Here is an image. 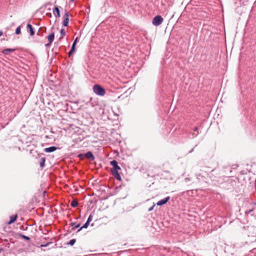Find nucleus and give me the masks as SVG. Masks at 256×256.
I'll return each mask as SVG.
<instances>
[{
    "mask_svg": "<svg viewBox=\"0 0 256 256\" xmlns=\"http://www.w3.org/2000/svg\"><path fill=\"white\" fill-rule=\"evenodd\" d=\"M110 164L112 166V168L111 169L112 174L117 180L121 181L122 178L118 172V170L121 168L118 166V162L116 160H113L110 162Z\"/></svg>",
    "mask_w": 256,
    "mask_h": 256,
    "instance_id": "nucleus-1",
    "label": "nucleus"
},
{
    "mask_svg": "<svg viewBox=\"0 0 256 256\" xmlns=\"http://www.w3.org/2000/svg\"><path fill=\"white\" fill-rule=\"evenodd\" d=\"M94 93L98 96H102L106 94V90L102 86L98 84H95L92 87Z\"/></svg>",
    "mask_w": 256,
    "mask_h": 256,
    "instance_id": "nucleus-2",
    "label": "nucleus"
},
{
    "mask_svg": "<svg viewBox=\"0 0 256 256\" xmlns=\"http://www.w3.org/2000/svg\"><path fill=\"white\" fill-rule=\"evenodd\" d=\"M196 176L198 182H206L208 174L206 172L200 170V172H196Z\"/></svg>",
    "mask_w": 256,
    "mask_h": 256,
    "instance_id": "nucleus-3",
    "label": "nucleus"
},
{
    "mask_svg": "<svg viewBox=\"0 0 256 256\" xmlns=\"http://www.w3.org/2000/svg\"><path fill=\"white\" fill-rule=\"evenodd\" d=\"M78 157L80 160H84V158L88 159L90 161H93L95 159V157L90 151H88L86 152L80 153L78 155Z\"/></svg>",
    "mask_w": 256,
    "mask_h": 256,
    "instance_id": "nucleus-4",
    "label": "nucleus"
},
{
    "mask_svg": "<svg viewBox=\"0 0 256 256\" xmlns=\"http://www.w3.org/2000/svg\"><path fill=\"white\" fill-rule=\"evenodd\" d=\"M163 21V18L160 15H157L152 18V24L156 26H158L160 25Z\"/></svg>",
    "mask_w": 256,
    "mask_h": 256,
    "instance_id": "nucleus-5",
    "label": "nucleus"
},
{
    "mask_svg": "<svg viewBox=\"0 0 256 256\" xmlns=\"http://www.w3.org/2000/svg\"><path fill=\"white\" fill-rule=\"evenodd\" d=\"M64 19L62 22V26L64 27H66L68 25L69 22V14L68 12L66 11L64 16Z\"/></svg>",
    "mask_w": 256,
    "mask_h": 256,
    "instance_id": "nucleus-6",
    "label": "nucleus"
},
{
    "mask_svg": "<svg viewBox=\"0 0 256 256\" xmlns=\"http://www.w3.org/2000/svg\"><path fill=\"white\" fill-rule=\"evenodd\" d=\"M60 8L62 9L60 6H55L53 9V13L56 18H60Z\"/></svg>",
    "mask_w": 256,
    "mask_h": 256,
    "instance_id": "nucleus-7",
    "label": "nucleus"
},
{
    "mask_svg": "<svg viewBox=\"0 0 256 256\" xmlns=\"http://www.w3.org/2000/svg\"><path fill=\"white\" fill-rule=\"evenodd\" d=\"M170 200V196H168L166 198H164L163 199L160 200L158 201L156 204L158 206H162V205H164L166 204Z\"/></svg>",
    "mask_w": 256,
    "mask_h": 256,
    "instance_id": "nucleus-8",
    "label": "nucleus"
},
{
    "mask_svg": "<svg viewBox=\"0 0 256 256\" xmlns=\"http://www.w3.org/2000/svg\"><path fill=\"white\" fill-rule=\"evenodd\" d=\"M58 148H59L58 147H56L55 146H51L50 147L44 148V152L46 153H50L56 151Z\"/></svg>",
    "mask_w": 256,
    "mask_h": 256,
    "instance_id": "nucleus-9",
    "label": "nucleus"
},
{
    "mask_svg": "<svg viewBox=\"0 0 256 256\" xmlns=\"http://www.w3.org/2000/svg\"><path fill=\"white\" fill-rule=\"evenodd\" d=\"M26 28L28 32L30 33V36H32L35 34V31L34 28L32 27V25L30 24H28L26 25Z\"/></svg>",
    "mask_w": 256,
    "mask_h": 256,
    "instance_id": "nucleus-10",
    "label": "nucleus"
},
{
    "mask_svg": "<svg viewBox=\"0 0 256 256\" xmlns=\"http://www.w3.org/2000/svg\"><path fill=\"white\" fill-rule=\"evenodd\" d=\"M17 218H18V214H16L11 216L10 218V220L8 222V224H11L15 222L17 220Z\"/></svg>",
    "mask_w": 256,
    "mask_h": 256,
    "instance_id": "nucleus-11",
    "label": "nucleus"
},
{
    "mask_svg": "<svg viewBox=\"0 0 256 256\" xmlns=\"http://www.w3.org/2000/svg\"><path fill=\"white\" fill-rule=\"evenodd\" d=\"M15 51L14 48H7L2 50V53L5 55H9L10 53Z\"/></svg>",
    "mask_w": 256,
    "mask_h": 256,
    "instance_id": "nucleus-12",
    "label": "nucleus"
},
{
    "mask_svg": "<svg viewBox=\"0 0 256 256\" xmlns=\"http://www.w3.org/2000/svg\"><path fill=\"white\" fill-rule=\"evenodd\" d=\"M46 38L48 39V42H50V43H52L54 39V32H52L48 36L46 37Z\"/></svg>",
    "mask_w": 256,
    "mask_h": 256,
    "instance_id": "nucleus-13",
    "label": "nucleus"
},
{
    "mask_svg": "<svg viewBox=\"0 0 256 256\" xmlns=\"http://www.w3.org/2000/svg\"><path fill=\"white\" fill-rule=\"evenodd\" d=\"M46 158L44 157L41 158L40 161V166L43 168L45 166Z\"/></svg>",
    "mask_w": 256,
    "mask_h": 256,
    "instance_id": "nucleus-14",
    "label": "nucleus"
},
{
    "mask_svg": "<svg viewBox=\"0 0 256 256\" xmlns=\"http://www.w3.org/2000/svg\"><path fill=\"white\" fill-rule=\"evenodd\" d=\"M89 225H90V223H88V222H86L81 227H80L77 230L76 232H80L83 228H87Z\"/></svg>",
    "mask_w": 256,
    "mask_h": 256,
    "instance_id": "nucleus-15",
    "label": "nucleus"
},
{
    "mask_svg": "<svg viewBox=\"0 0 256 256\" xmlns=\"http://www.w3.org/2000/svg\"><path fill=\"white\" fill-rule=\"evenodd\" d=\"M255 208L254 207V208H252L251 209H250L248 210H246L244 212V214L246 215V216H248L249 214H250V215L252 216H253V214H252V212H253L254 211V210H255Z\"/></svg>",
    "mask_w": 256,
    "mask_h": 256,
    "instance_id": "nucleus-16",
    "label": "nucleus"
},
{
    "mask_svg": "<svg viewBox=\"0 0 256 256\" xmlns=\"http://www.w3.org/2000/svg\"><path fill=\"white\" fill-rule=\"evenodd\" d=\"M70 226H73L72 228V230H76V228H80V223H78L76 224V222H72L70 224Z\"/></svg>",
    "mask_w": 256,
    "mask_h": 256,
    "instance_id": "nucleus-17",
    "label": "nucleus"
},
{
    "mask_svg": "<svg viewBox=\"0 0 256 256\" xmlns=\"http://www.w3.org/2000/svg\"><path fill=\"white\" fill-rule=\"evenodd\" d=\"M46 27H40L39 28V30H38V32L36 33V34L38 36H40L41 35L40 32H46Z\"/></svg>",
    "mask_w": 256,
    "mask_h": 256,
    "instance_id": "nucleus-18",
    "label": "nucleus"
},
{
    "mask_svg": "<svg viewBox=\"0 0 256 256\" xmlns=\"http://www.w3.org/2000/svg\"><path fill=\"white\" fill-rule=\"evenodd\" d=\"M18 236H19L20 238H22V239L24 240H30V238L28 236H26V235H24L21 233H18Z\"/></svg>",
    "mask_w": 256,
    "mask_h": 256,
    "instance_id": "nucleus-19",
    "label": "nucleus"
},
{
    "mask_svg": "<svg viewBox=\"0 0 256 256\" xmlns=\"http://www.w3.org/2000/svg\"><path fill=\"white\" fill-rule=\"evenodd\" d=\"M199 132H198V133L196 134L195 132H190L188 134V137L190 138H194L197 136Z\"/></svg>",
    "mask_w": 256,
    "mask_h": 256,
    "instance_id": "nucleus-20",
    "label": "nucleus"
},
{
    "mask_svg": "<svg viewBox=\"0 0 256 256\" xmlns=\"http://www.w3.org/2000/svg\"><path fill=\"white\" fill-rule=\"evenodd\" d=\"M76 51V47L74 46H72L71 49L68 52V56L70 57Z\"/></svg>",
    "mask_w": 256,
    "mask_h": 256,
    "instance_id": "nucleus-21",
    "label": "nucleus"
},
{
    "mask_svg": "<svg viewBox=\"0 0 256 256\" xmlns=\"http://www.w3.org/2000/svg\"><path fill=\"white\" fill-rule=\"evenodd\" d=\"M76 240L75 238H73V239L70 240L68 242H67L66 244L72 246L73 245H74V244L76 243Z\"/></svg>",
    "mask_w": 256,
    "mask_h": 256,
    "instance_id": "nucleus-22",
    "label": "nucleus"
},
{
    "mask_svg": "<svg viewBox=\"0 0 256 256\" xmlns=\"http://www.w3.org/2000/svg\"><path fill=\"white\" fill-rule=\"evenodd\" d=\"M60 39L62 38L63 37L66 35V32L64 29L62 28L60 30Z\"/></svg>",
    "mask_w": 256,
    "mask_h": 256,
    "instance_id": "nucleus-23",
    "label": "nucleus"
},
{
    "mask_svg": "<svg viewBox=\"0 0 256 256\" xmlns=\"http://www.w3.org/2000/svg\"><path fill=\"white\" fill-rule=\"evenodd\" d=\"M250 256H256V248H253L250 251Z\"/></svg>",
    "mask_w": 256,
    "mask_h": 256,
    "instance_id": "nucleus-24",
    "label": "nucleus"
},
{
    "mask_svg": "<svg viewBox=\"0 0 256 256\" xmlns=\"http://www.w3.org/2000/svg\"><path fill=\"white\" fill-rule=\"evenodd\" d=\"M78 203L76 200H72L70 203V206L72 208H76L77 206Z\"/></svg>",
    "mask_w": 256,
    "mask_h": 256,
    "instance_id": "nucleus-25",
    "label": "nucleus"
},
{
    "mask_svg": "<svg viewBox=\"0 0 256 256\" xmlns=\"http://www.w3.org/2000/svg\"><path fill=\"white\" fill-rule=\"evenodd\" d=\"M21 33V28H20V26H18L16 28V31H15V34H20Z\"/></svg>",
    "mask_w": 256,
    "mask_h": 256,
    "instance_id": "nucleus-26",
    "label": "nucleus"
},
{
    "mask_svg": "<svg viewBox=\"0 0 256 256\" xmlns=\"http://www.w3.org/2000/svg\"><path fill=\"white\" fill-rule=\"evenodd\" d=\"M92 98H90L86 102V104L88 105H90L91 106H94V104H93V103L92 102Z\"/></svg>",
    "mask_w": 256,
    "mask_h": 256,
    "instance_id": "nucleus-27",
    "label": "nucleus"
},
{
    "mask_svg": "<svg viewBox=\"0 0 256 256\" xmlns=\"http://www.w3.org/2000/svg\"><path fill=\"white\" fill-rule=\"evenodd\" d=\"M52 243V242H46V243L44 244H42L40 245V246L41 247H47L48 246Z\"/></svg>",
    "mask_w": 256,
    "mask_h": 256,
    "instance_id": "nucleus-28",
    "label": "nucleus"
},
{
    "mask_svg": "<svg viewBox=\"0 0 256 256\" xmlns=\"http://www.w3.org/2000/svg\"><path fill=\"white\" fill-rule=\"evenodd\" d=\"M78 37H76V39L74 40V41L73 43H72V46H74V47H76V46L78 42Z\"/></svg>",
    "mask_w": 256,
    "mask_h": 256,
    "instance_id": "nucleus-29",
    "label": "nucleus"
},
{
    "mask_svg": "<svg viewBox=\"0 0 256 256\" xmlns=\"http://www.w3.org/2000/svg\"><path fill=\"white\" fill-rule=\"evenodd\" d=\"M92 216L90 214L88 216V219H87L86 222H88V223H90V222H92Z\"/></svg>",
    "mask_w": 256,
    "mask_h": 256,
    "instance_id": "nucleus-30",
    "label": "nucleus"
},
{
    "mask_svg": "<svg viewBox=\"0 0 256 256\" xmlns=\"http://www.w3.org/2000/svg\"><path fill=\"white\" fill-rule=\"evenodd\" d=\"M155 206H156V204H154L152 206H150V208H148V212L152 211L154 210Z\"/></svg>",
    "mask_w": 256,
    "mask_h": 256,
    "instance_id": "nucleus-31",
    "label": "nucleus"
},
{
    "mask_svg": "<svg viewBox=\"0 0 256 256\" xmlns=\"http://www.w3.org/2000/svg\"><path fill=\"white\" fill-rule=\"evenodd\" d=\"M199 128H200V126H196V127L193 129V131H194V132H198V129H199Z\"/></svg>",
    "mask_w": 256,
    "mask_h": 256,
    "instance_id": "nucleus-32",
    "label": "nucleus"
},
{
    "mask_svg": "<svg viewBox=\"0 0 256 256\" xmlns=\"http://www.w3.org/2000/svg\"><path fill=\"white\" fill-rule=\"evenodd\" d=\"M191 180V178H186L184 179V181L186 182H188Z\"/></svg>",
    "mask_w": 256,
    "mask_h": 256,
    "instance_id": "nucleus-33",
    "label": "nucleus"
},
{
    "mask_svg": "<svg viewBox=\"0 0 256 256\" xmlns=\"http://www.w3.org/2000/svg\"><path fill=\"white\" fill-rule=\"evenodd\" d=\"M52 44V43H50V42H48V43L45 44V46L46 47H49Z\"/></svg>",
    "mask_w": 256,
    "mask_h": 256,
    "instance_id": "nucleus-34",
    "label": "nucleus"
},
{
    "mask_svg": "<svg viewBox=\"0 0 256 256\" xmlns=\"http://www.w3.org/2000/svg\"><path fill=\"white\" fill-rule=\"evenodd\" d=\"M46 15L50 17V18H51V17L52 16V14H51V13H49V12H48V13H47V14H46Z\"/></svg>",
    "mask_w": 256,
    "mask_h": 256,
    "instance_id": "nucleus-35",
    "label": "nucleus"
},
{
    "mask_svg": "<svg viewBox=\"0 0 256 256\" xmlns=\"http://www.w3.org/2000/svg\"><path fill=\"white\" fill-rule=\"evenodd\" d=\"M3 34V32L2 30H0V36H1Z\"/></svg>",
    "mask_w": 256,
    "mask_h": 256,
    "instance_id": "nucleus-36",
    "label": "nucleus"
},
{
    "mask_svg": "<svg viewBox=\"0 0 256 256\" xmlns=\"http://www.w3.org/2000/svg\"><path fill=\"white\" fill-rule=\"evenodd\" d=\"M48 5H51V4L50 2L47 3L46 4L45 6H46Z\"/></svg>",
    "mask_w": 256,
    "mask_h": 256,
    "instance_id": "nucleus-37",
    "label": "nucleus"
},
{
    "mask_svg": "<svg viewBox=\"0 0 256 256\" xmlns=\"http://www.w3.org/2000/svg\"><path fill=\"white\" fill-rule=\"evenodd\" d=\"M194 151V148L192 149L190 152L189 153H191Z\"/></svg>",
    "mask_w": 256,
    "mask_h": 256,
    "instance_id": "nucleus-38",
    "label": "nucleus"
},
{
    "mask_svg": "<svg viewBox=\"0 0 256 256\" xmlns=\"http://www.w3.org/2000/svg\"><path fill=\"white\" fill-rule=\"evenodd\" d=\"M214 170H215V169L212 170L211 174H212V172H214Z\"/></svg>",
    "mask_w": 256,
    "mask_h": 256,
    "instance_id": "nucleus-39",
    "label": "nucleus"
},
{
    "mask_svg": "<svg viewBox=\"0 0 256 256\" xmlns=\"http://www.w3.org/2000/svg\"><path fill=\"white\" fill-rule=\"evenodd\" d=\"M252 204L254 205V206H256V202H253Z\"/></svg>",
    "mask_w": 256,
    "mask_h": 256,
    "instance_id": "nucleus-40",
    "label": "nucleus"
},
{
    "mask_svg": "<svg viewBox=\"0 0 256 256\" xmlns=\"http://www.w3.org/2000/svg\"><path fill=\"white\" fill-rule=\"evenodd\" d=\"M74 0H70V2H74Z\"/></svg>",
    "mask_w": 256,
    "mask_h": 256,
    "instance_id": "nucleus-41",
    "label": "nucleus"
},
{
    "mask_svg": "<svg viewBox=\"0 0 256 256\" xmlns=\"http://www.w3.org/2000/svg\"><path fill=\"white\" fill-rule=\"evenodd\" d=\"M255 195L256 196V194H255Z\"/></svg>",
    "mask_w": 256,
    "mask_h": 256,
    "instance_id": "nucleus-42",
    "label": "nucleus"
}]
</instances>
